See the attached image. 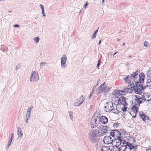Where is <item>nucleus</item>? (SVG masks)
Segmentation results:
<instances>
[{"mask_svg":"<svg viewBox=\"0 0 151 151\" xmlns=\"http://www.w3.org/2000/svg\"><path fill=\"white\" fill-rule=\"evenodd\" d=\"M118 103V104L117 106L118 107L120 106L123 111H126L127 110L128 104L126 101L125 97L123 96L120 97Z\"/></svg>","mask_w":151,"mask_h":151,"instance_id":"f257e3e1","label":"nucleus"},{"mask_svg":"<svg viewBox=\"0 0 151 151\" xmlns=\"http://www.w3.org/2000/svg\"><path fill=\"white\" fill-rule=\"evenodd\" d=\"M139 70H137L136 72H134L133 74L130 75V76H127L125 77L124 78V80L125 82L127 84L129 83L133 80L134 83V80L135 78L137 76L138 74V71Z\"/></svg>","mask_w":151,"mask_h":151,"instance_id":"f03ea898","label":"nucleus"},{"mask_svg":"<svg viewBox=\"0 0 151 151\" xmlns=\"http://www.w3.org/2000/svg\"><path fill=\"white\" fill-rule=\"evenodd\" d=\"M145 74L143 73H141L139 74V78H138V75L135 78L134 83L135 85L137 86H139L140 83H143L144 81Z\"/></svg>","mask_w":151,"mask_h":151,"instance_id":"7ed1b4c3","label":"nucleus"},{"mask_svg":"<svg viewBox=\"0 0 151 151\" xmlns=\"http://www.w3.org/2000/svg\"><path fill=\"white\" fill-rule=\"evenodd\" d=\"M132 101L133 104H136L137 106H139L140 104L143 103L145 100L137 95H134L132 98Z\"/></svg>","mask_w":151,"mask_h":151,"instance_id":"20e7f679","label":"nucleus"},{"mask_svg":"<svg viewBox=\"0 0 151 151\" xmlns=\"http://www.w3.org/2000/svg\"><path fill=\"white\" fill-rule=\"evenodd\" d=\"M133 104L131 107V110L130 112V114L133 118H135L138 110V107L139 106H137L136 104Z\"/></svg>","mask_w":151,"mask_h":151,"instance_id":"39448f33","label":"nucleus"},{"mask_svg":"<svg viewBox=\"0 0 151 151\" xmlns=\"http://www.w3.org/2000/svg\"><path fill=\"white\" fill-rule=\"evenodd\" d=\"M110 135L115 139L119 138H122V137H123L121 132L117 130H114L111 131Z\"/></svg>","mask_w":151,"mask_h":151,"instance_id":"423d86ee","label":"nucleus"},{"mask_svg":"<svg viewBox=\"0 0 151 151\" xmlns=\"http://www.w3.org/2000/svg\"><path fill=\"white\" fill-rule=\"evenodd\" d=\"M108 128V127L106 126H104L102 125H99L98 127V134L99 135H101L106 133L107 131Z\"/></svg>","mask_w":151,"mask_h":151,"instance_id":"0eeeda50","label":"nucleus"},{"mask_svg":"<svg viewBox=\"0 0 151 151\" xmlns=\"http://www.w3.org/2000/svg\"><path fill=\"white\" fill-rule=\"evenodd\" d=\"M113 109V106L111 102H107L104 106V110L106 111L109 112L111 111Z\"/></svg>","mask_w":151,"mask_h":151,"instance_id":"6e6552de","label":"nucleus"},{"mask_svg":"<svg viewBox=\"0 0 151 151\" xmlns=\"http://www.w3.org/2000/svg\"><path fill=\"white\" fill-rule=\"evenodd\" d=\"M39 79V76L37 72L35 71L32 72L30 78V81L34 82L36 81Z\"/></svg>","mask_w":151,"mask_h":151,"instance_id":"1a4fd4ad","label":"nucleus"},{"mask_svg":"<svg viewBox=\"0 0 151 151\" xmlns=\"http://www.w3.org/2000/svg\"><path fill=\"white\" fill-rule=\"evenodd\" d=\"M106 83L105 82L100 86L96 90L97 93L99 94L100 93L104 91L106 89Z\"/></svg>","mask_w":151,"mask_h":151,"instance_id":"9d476101","label":"nucleus"},{"mask_svg":"<svg viewBox=\"0 0 151 151\" xmlns=\"http://www.w3.org/2000/svg\"><path fill=\"white\" fill-rule=\"evenodd\" d=\"M115 139L114 142H115L116 145L115 146H116L118 147L122 144H126V141L123 140V137H122V138H119V139Z\"/></svg>","mask_w":151,"mask_h":151,"instance_id":"9b49d317","label":"nucleus"},{"mask_svg":"<svg viewBox=\"0 0 151 151\" xmlns=\"http://www.w3.org/2000/svg\"><path fill=\"white\" fill-rule=\"evenodd\" d=\"M104 143L106 144H109L111 143L112 142L111 138L109 136H105L103 139Z\"/></svg>","mask_w":151,"mask_h":151,"instance_id":"f8f14e48","label":"nucleus"},{"mask_svg":"<svg viewBox=\"0 0 151 151\" xmlns=\"http://www.w3.org/2000/svg\"><path fill=\"white\" fill-rule=\"evenodd\" d=\"M119 97L116 96H113L111 97V102L113 104H114V105H118V100H119Z\"/></svg>","mask_w":151,"mask_h":151,"instance_id":"ddd939ff","label":"nucleus"},{"mask_svg":"<svg viewBox=\"0 0 151 151\" xmlns=\"http://www.w3.org/2000/svg\"><path fill=\"white\" fill-rule=\"evenodd\" d=\"M139 116L140 118L144 121L149 120V118L146 114H144L143 112H140L139 113Z\"/></svg>","mask_w":151,"mask_h":151,"instance_id":"4468645a","label":"nucleus"},{"mask_svg":"<svg viewBox=\"0 0 151 151\" xmlns=\"http://www.w3.org/2000/svg\"><path fill=\"white\" fill-rule=\"evenodd\" d=\"M125 92L123 90H115L112 92V94L113 96H120L124 95L125 93Z\"/></svg>","mask_w":151,"mask_h":151,"instance_id":"2eb2a0df","label":"nucleus"},{"mask_svg":"<svg viewBox=\"0 0 151 151\" xmlns=\"http://www.w3.org/2000/svg\"><path fill=\"white\" fill-rule=\"evenodd\" d=\"M85 99L82 96L79 99L76 100V102L75 103V106H78L80 105L84 101Z\"/></svg>","mask_w":151,"mask_h":151,"instance_id":"dca6fc26","label":"nucleus"},{"mask_svg":"<svg viewBox=\"0 0 151 151\" xmlns=\"http://www.w3.org/2000/svg\"><path fill=\"white\" fill-rule=\"evenodd\" d=\"M61 65L63 68L65 67V64L66 61L67 60V58L65 55H63L61 58Z\"/></svg>","mask_w":151,"mask_h":151,"instance_id":"f3484780","label":"nucleus"},{"mask_svg":"<svg viewBox=\"0 0 151 151\" xmlns=\"http://www.w3.org/2000/svg\"><path fill=\"white\" fill-rule=\"evenodd\" d=\"M100 121L102 124H106L108 122V119L105 116H101L99 119Z\"/></svg>","mask_w":151,"mask_h":151,"instance_id":"a211bd4d","label":"nucleus"},{"mask_svg":"<svg viewBox=\"0 0 151 151\" xmlns=\"http://www.w3.org/2000/svg\"><path fill=\"white\" fill-rule=\"evenodd\" d=\"M97 120L96 119H92L91 120V126L92 128H94L98 126V124L96 123Z\"/></svg>","mask_w":151,"mask_h":151,"instance_id":"6ab92c4d","label":"nucleus"},{"mask_svg":"<svg viewBox=\"0 0 151 151\" xmlns=\"http://www.w3.org/2000/svg\"><path fill=\"white\" fill-rule=\"evenodd\" d=\"M97 132L96 130H93L90 134V138L91 140L95 139L96 135Z\"/></svg>","mask_w":151,"mask_h":151,"instance_id":"aec40b11","label":"nucleus"},{"mask_svg":"<svg viewBox=\"0 0 151 151\" xmlns=\"http://www.w3.org/2000/svg\"><path fill=\"white\" fill-rule=\"evenodd\" d=\"M147 83H150L151 82V70H150L147 73Z\"/></svg>","mask_w":151,"mask_h":151,"instance_id":"412c9836","label":"nucleus"},{"mask_svg":"<svg viewBox=\"0 0 151 151\" xmlns=\"http://www.w3.org/2000/svg\"><path fill=\"white\" fill-rule=\"evenodd\" d=\"M134 91L136 94L140 95H142V93L141 89L139 87H136L134 89Z\"/></svg>","mask_w":151,"mask_h":151,"instance_id":"4be33fe9","label":"nucleus"},{"mask_svg":"<svg viewBox=\"0 0 151 151\" xmlns=\"http://www.w3.org/2000/svg\"><path fill=\"white\" fill-rule=\"evenodd\" d=\"M125 145L126 144H122L120 145V147H119V151H124L127 148V146Z\"/></svg>","mask_w":151,"mask_h":151,"instance_id":"5701e85b","label":"nucleus"},{"mask_svg":"<svg viewBox=\"0 0 151 151\" xmlns=\"http://www.w3.org/2000/svg\"><path fill=\"white\" fill-rule=\"evenodd\" d=\"M126 146H128L129 147V149L131 150L132 149H134V145L132 144H131L128 142H126Z\"/></svg>","mask_w":151,"mask_h":151,"instance_id":"b1692460","label":"nucleus"},{"mask_svg":"<svg viewBox=\"0 0 151 151\" xmlns=\"http://www.w3.org/2000/svg\"><path fill=\"white\" fill-rule=\"evenodd\" d=\"M17 129V134L18 136L19 137H21L23 135V134L21 132V128L20 127H18Z\"/></svg>","mask_w":151,"mask_h":151,"instance_id":"393cba45","label":"nucleus"},{"mask_svg":"<svg viewBox=\"0 0 151 151\" xmlns=\"http://www.w3.org/2000/svg\"><path fill=\"white\" fill-rule=\"evenodd\" d=\"M111 151H119V149L118 146H113L111 148Z\"/></svg>","mask_w":151,"mask_h":151,"instance_id":"a878e982","label":"nucleus"},{"mask_svg":"<svg viewBox=\"0 0 151 151\" xmlns=\"http://www.w3.org/2000/svg\"><path fill=\"white\" fill-rule=\"evenodd\" d=\"M145 99L147 101H149L151 100V95L149 94H147L145 96Z\"/></svg>","mask_w":151,"mask_h":151,"instance_id":"bb28decb","label":"nucleus"},{"mask_svg":"<svg viewBox=\"0 0 151 151\" xmlns=\"http://www.w3.org/2000/svg\"><path fill=\"white\" fill-rule=\"evenodd\" d=\"M101 151H111V150L108 147H103L101 149Z\"/></svg>","mask_w":151,"mask_h":151,"instance_id":"cd10ccee","label":"nucleus"},{"mask_svg":"<svg viewBox=\"0 0 151 151\" xmlns=\"http://www.w3.org/2000/svg\"><path fill=\"white\" fill-rule=\"evenodd\" d=\"M13 137H14V134L13 133H12L11 134V140H10V142L9 143H8V146H9L10 145L11 143V142L12 141V139H13Z\"/></svg>","mask_w":151,"mask_h":151,"instance_id":"c85d7f7f","label":"nucleus"},{"mask_svg":"<svg viewBox=\"0 0 151 151\" xmlns=\"http://www.w3.org/2000/svg\"><path fill=\"white\" fill-rule=\"evenodd\" d=\"M34 40L35 42L37 43L39 41V38L38 37H36L34 38Z\"/></svg>","mask_w":151,"mask_h":151,"instance_id":"c756f323","label":"nucleus"},{"mask_svg":"<svg viewBox=\"0 0 151 151\" xmlns=\"http://www.w3.org/2000/svg\"><path fill=\"white\" fill-rule=\"evenodd\" d=\"M30 112L29 111H27L26 114V116L28 118H29L30 116Z\"/></svg>","mask_w":151,"mask_h":151,"instance_id":"7c9ffc66","label":"nucleus"},{"mask_svg":"<svg viewBox=\"0 0 151 151\" xmlns=\"http://www.w3.org/2000/svg\"><path fill=\"white\" fill-rule=\"evenodd\" d=\"M88 5V2L87 1H86V3L84 4L83 7L85 8H86V6Z\"/></svg>","mask_w":151,"mask_h":151,"instance_id":"2f4dec72","label":"nucleus"},{"mask_svg":"<svg viewBox=\"0 0 151 151\" xmlns=\"http://www.w3.org/2000/svg\"><path fill=\"white\" fill-rule=\"evenodd\" d=\"M148 42H146V41H145L144 42V45L147 47L148 46Z\"/></svg>","mask_w":151,"mask_h":151,"instance_id":"473e14b6","label":"nucleus"},{"mask_svg":"<svg viewBox=\"0 0 151 151\" xmlns=\"http://www.w3.org/2000/svg\"><path fill=\"white\" fill-rule=\"evenodd\" d=\"M33 108V107L32 106H31L28 109L27 111H29L30 112V111H31V110Z\"/></svg>","mask_w":151,"mask_h":151,"instance_id":"72a5a7b5","label":"nucleus"},{"mask_svg":"<svg viewBox=\"0 0 151 151\" xmlns=\"http://www.w3.org/2000/svg\"><path fill=\"white\" fill-rule=\"evenodd\" d=\"M93 92H91V93L90 94V95H89V97H88V99H90L91 98V97H92V95H93Z\"/></svg>","mask_w":151,"mask_h":151,"instance_id":"f704fd0d","label":"nucleus"},{"mask_svg":"<svg viewBox=\"0 0 151 151\" xmlns=\"http://www.w3.org/2000/svg\"><path fill=\"white\" fill-rule=\"evenodd\" d=\"M40 7L41 9H42V11H43V10H44V7L41 4H40Z\"/></svg>","mask_w":151,"mask_h":151,"instance_id":"c9c22d12","label":"nucleus"},{"mask_svg":"<svg viewBox=\"0 0 151 151\" xmlns=\"http://www.w3.org/2000/svg\"><path fill=\"white\" fill-rule=\"evenodd\" d=\"M100 60H99L98 62V64H97V67H98L99 65H100Z\"/></svg>","mask_w":151,"mask_h":151,"instance_id":"e433bc0d","label":"nucleus"},{"mask_svg":"<svg viewBox=\"0 0 151 151\" xmlns=\"http://www.w3.org/2000/svg\"><path fill=\"white\" fill-rule=\"evenodd\" d=\"M96 34H95L94 33L93 35V36L91 37V38H92V39H94L96 38Z\"/></svg>","mask_w":151,"mask_h":151,"instance_id":"4c0bfd02","label":"nucleus"},{"mask_svg":"<svg viewBox=\"0 0 151 151\" xmlns=\"http://www.w3.org/2000/svg\"><path fill=\"white\" fill-rule=\"evenodd\" d=\"M69 114L70 115V117L71 118V119L72 118L71 117L72 116V113L71 112H69Z\"/></svg>","mask_w":151,"mask_h":151,"instance_id":"58836bf2","label":"nucleus"},{"mask_svg":"<svg viewBox=\"0 0 151 151\" xmlns=\"http://www.w3.org/2000/svg\"><path fill=\"white\" fill-rule=\"evenodd\" d=\"M29 118H28V117H26L25 121H26V123H27V122H27V120H28Z\"/></svg>","mask_w":151,"mask_h":151,"instance_id":"ea45409f","label":"nucleus"},{"mask_svg":"<svg viewBox=\"0 0 151 151\" xmlns=\"http://www.w3.org/2000/svg\"><path fill=\"white\" fill-rule=\"evenodd\" d=\"M14 27H19V25L18 24H15L14 26Z\"/></svg>","mask_w":151,"mask_h":151,"instance_id":"a19ab883","label":"nucleus"},{"mask_svg":"<svg viewBox=\"0 0 151 151\" xmlns=\"http://www.w3.org/2000/svg\"><path fill=\"white\" fill-rule=\"evenodd\" d=\"M42 13L43 14V16H45V15H44V14H45V12H44V10H43V11H42Z\"/></svg>","mask_w":151,"mask_h":151,"instance_id":"79ce46f5","label":"nucleus"},{"mask_svg":"<svg viewBox=\"0 0 151 151\" xmlns=\"http://www.w3.org/2000/svg\"><path fill=\"white\" fill-rule=\"evenodd\" d=\"M146 151H151V149L149 148L147 149Z\"/></svg>","mask_w":151,"mask_h":151,"instance_id":"37998d69","label":"nucleus"},{"mask_svg":"<svg viewBox=\"0 0 151 151\" xmlns=\"http://www.w3.org/2000/svg\"><path fill=\"white\" fill-rule=\"evenodd\" d=\"M98 32V29H97V30H96V31L95 32V33H94V34H96Z\"/></svg>","mask_w":151,"mask_h":151,"instance_id":"c03bdc74","label":"nucleus"},{"mask_svg":"<svg viewBox=\"0 0 151 151\" xmlns=\"http://www.w3.org/2000/svg\"><path fill=\"white\" fill-rule=\"evenodd\" d=\"M101 40H100L99 42V45H100L101 43Z\"/></svg>","mask_w":151,"mask_h":151,"instance_id":"a18cd8bd","label":"nucleus"},{"mask_svg":"<svg viewBox=\"0 0 151 151\" xmlns=\"http://www.w3.org/2000/svg\"><path fill=\"white\" fill-rule=\"evenodd\" d=\"M118 52L117 51L116 52H115L114 54V56Z\"/></svg>","mask_w":151,"mask_h":151,"instance_id":"49530a36","label":"nucleus"},{"mask_svg":"<svg viewBox=\"0 0 151 151\" xmlns=\"http://www.w3.org/2000/svg\"><path fill=\"white\" fill-rule=\"evenodd\" d=\"M125 44V43H123L122 44V45H123L124 46V45Z\"/></svg>","mask_w":151,"mask_h":151,"instance_id":"de8ad7c7","label":"nucleus"},{"mask_svg":"<svg viewBox=\"0 0 151 151\" xmlns=\"http://www.w3.org/2000/svg\"><path fill=\"white\" fill-rule=\"evenodd\" d=\"M42 64H43V63H41V65Z\"/></svg>","mask_w":151,"mask_h":151,"instance_id":"09e8293b","label":"nucleus"},{"mask_svg":"<svg viewBox=\"0 0 151 151\" xmlns=\"http://www.w3.org/2000/svg\"><path fill=\"white\" fill-rule=\"evenodd\" d=\"M104 0H102V2H104Z\"/></svg>","mask_w":151,"mask_h":151,"instance_id":"8fccbe9b","label":"nucleus"}]
</instances>
